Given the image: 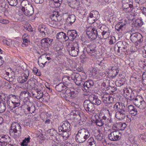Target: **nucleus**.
<instances>
[{
    "label": "nucleus",
    "mask_w": 146,
    "mask_h": 146,
    "mask_svg": "<svg viewBox=\"0 0 146 146\" xmlns=\"http://www.w3.org/2000/svg\"><path fill=\"white\" fill-rule=\"evenodd\" d=\"M89 131L85 128L80 129L75 137L76 141L78 143L84 142L90 136Z\"/></svg>",
    "instance_id": "f257e3e1"
},
{
    "label": "nucleus",
    "mask_w": 146,
    "mask_h": 146,
    "mask_svg": "<svg viewBox=\"0 0 146 146\" xmlns=\"http://www.w3.org/2000/svg\"><path fill=\"white\" fill-rule=\"evenodd\" d=\"M21 133V127L20 125L17 122H13L11 125L9 133L11 136L15 138H18Z\"/></svg>",
    "instance_id": "f03ea898"
},
{
    "label": "nucleus",
    "mask_w": 146,
    "mask_h": 146,
    "mask_svg": "<svg viewBox=\"0 0 146 146\" xmlns=\"http://www.w3.org/2000/svg\"><path fill=\"white\" fill-rule=\"evenodd\" d=\"M64 14L61 11H54L52 13L50 16V17L52 21L54 22H52L51 23V25H50L51 27L54 28H56L60 26L59 22L61 19V17Z\"/></svg>",
    "instance_id": "7ed1b4c3"
},
{
    "label": "nucleus",
    "mask_w": 146,
    "mask_h": 146,
    "mask_svg": "<svg viewBox=\"0 0 146 146\" xmlns=\"http://www.w3.org/2000/svg\"><path fill=\"white\" fill-rule=\"evenodd\" d=\"M100 29H96L92 27H88L86 30V34L88 37L92 40L96 39L98 36Z\"/></svg>",
    "instance_id": "20e7f679"
},
{
    "label": "nucleus",
    "mask_w": 146,
    "mask_h": 146,
    "mask_svg": "<svg viewBox=\"0 0 146 146\" xmlns=\"http://www.w3.org/2000/svg\"><path fill=\"white\" fill-rule=\"evenodd\" d=\"M72 78L77 85L81 86L82 82L87 78V76L85 74L81 75L78 73H74L72 74Z\"/></svg>",
    "instance_id": "39448f33"
},
{
    "label": "nucleus",
    "mask_w": 146,
    "mask_h": 146,
    "mask_svg": "<svg viewBox=\"0 0 146 146\" xmlns=\"http://www.w3.org/2000/svg\"><path fill=\"white\" fill-rule=\"evenodd\" d=\"M78 45H70L67 46V49L69 54L72 56H76L80 52V49Z\"/></svg>",
    "instance_id": "423d86ee"
},
{
    "label": "nucleus",
    "mask_w": 146,
    "mask_h": 146,
    "mask_svg": "<svg viewBox=\"0 0 146 146\" xmlns=\"http://www.w3.org/2000/svg\"><path fill=\"white\" fill-rule=\"evenodd\" d=\"M84 106L85 109L88 113H94L95 112L94 106L90 100H85L84 102Z\"/></svg>",
    "instance_id": "0eeeda50"
},
{
    "label": "nucleus",
    "mask_w": 146,
    "mask_h": 146,
    "mask_svg": "<svg viewBox=\"0 0 146 146\" xmlns=\"http://www.w3.org/2000/svg\"><path fill=\"white\" fill-rule=\"evenodd\" d=\"M130 39L132 42L137 44H141L143 40L142 35L139 33H135L131 34Z\"/></svg>",
    "instance_id": "6e6552de"
},
{
    "label": "nucleus",
    "mask_w": 146,
    "mask_h": 146,
    "mask_svg": "<svg viewBox=\"0 0 146 146\" xmlns=\"http://www.w3.org/2000/svg\"><path fill=\"white\" fill-rule=\"evenodd\" d=\"M133 103L137 107L140 109L143 110L146 107V104L141 97L138 96L135 97Z\"/></svg>",
    "instance_id": "1a4fd4ad"
},
{
    "label": "nucleus",
    "mask_w": 146,
    "mask_h": 146,
    "mask_svg": "<svg viewBox=\"0 0 146 146\" xmlns=\"http://www.w3.org/2000/svg\"><path fill=\"white\" fill-rule=\"evenodd\" d=\"M131 0H122V8L124 11L126 12L131 11L133 9V3Z\"/></svg>",
    "instance_id": "9d476101"
},
{
    "label": "nucleus",
    "mask_w": 146,
    "mask_h": 146,
    "mask_svg": "<svg viewBox=\"0 0 146 146\" xmlns=\"http://www.w3.org/2000/svg\"><path fill=\"white\" fill-rule=\"evenodd\" d=\"M121 133L118 131H113L108 135V138L111 141H117L119 140Z\"/></svg>",
    "instance_id": "9b49d317"
},
{
    "label": "nucleus",
    "mask_w": 146,
    "mask_h": 146,
    "mask_svg": "<svg viewBox=\"0 0 146 146\" xmlns=\"http://www.w3.org/2000/svg\"><path fill=\"white\" fill-rule=\"evenodd\" d=\"M108 115L107 113L105 114L101 113L100 114V117L104 123H111L112 122L111 118L110 116V111L108 110Z\"/></svg>",
    "instance_id": "f8f14e48"
},
{
    "label": "nucleus",
    "mask_w": 146,
    "mask_h": 146,
    "mask_svg": "<svg viewBox=\"0 0 146 146\" xmlns=\"http://www.w3.org/2000/svg\"><path fill=\"white\" fill-rule=\"evenodd\" d=\"M94 84L93 81L92 80H88L84 84L82 83L83 90L85 92L89 90H91L94 86Z\"/></svg>",
    "instance_id": "ddd939ff"
},
{
    "label": "nucleus",
    "mask_w": 146,
    "mask_h": 146,
    "mask_svg": "<svg viewBox=\"0 0 146 146\" xmlns=\"http://www.w3.org/2000/svg\"><path fill=\"white\" fill-rule=\"evenodd\" d=\"M71 130V125L67 121H63L62 125L58 127L59 132L62 131H69Z\"/></svg>",
    "instance_id": "4468645a"
},
{
    "label": "nucleus",
    "mask_w": 146,
    "mask_h": 146,
    "mask_svg": "<svg viewBox=\"0 0 146 146\" xmlns=\"http://www.w3.org/2000/svg\"><path fill=\"white\" fill-rule=\"evenodd\" d=\"M53 41V39L49 38H44L41 41V46L44 47L48 48L50 47Z\"/></svg>",
    "instance_id": "2eb2a0df"
},
{
    "label": "nucleus",
    "mask_w": 146,
    "mask_h": 146,
    "mask_svg": "<svg viewBox=\"0 0 146 146\" xmlns=\"http://www.w3.org/2000/svg\"><path fill=\"white\" fill-rule=\"evenodd\" d=\"M21 11L26 16L29 17L32 16L34 12V8L32 5L27 7H26L24 10Z\"/></svg>",
    "instance_id": "dca6fc26"
},
{
    "label": "nucleus",
    "mask_w": 146,
    "mask_h": 146,
    "mask_svg": "<svg viewBox=\"0 0 146 146\" xmlns=\"http://www.w3.org/2000/svg\"><path fill=\"white\" fill-rule=\"evenodd\" d=\"M65 96H64L66 100H68V99H73L77 96V94L74 91H71L69 90H66L64 94Z\"/></svg>",
    "instance_id": "f3484780"
},
{
    "label": "nucleus",
    "mask_w": 146,
    "mask_h": 146,
    "mask_svg": "<svg viewBox=\"0 0 146 146\" xmlns=\"http://www.w3.org/2000/svg\"><path fill=\"white\" fill-rule=\"evenodd\" d=\"M9 100H11L12 103L13 104L14 106L13 107V108L19 106L20 104V100L17 96L15 95H11L9 96Z\"/></svg>",
    "instance_id": "a211bd4d"
},
{
    "label": "nucleus",
    "mask_w": 146,
    "mask_h": 146,
    "mask_svg": "<svg viewBox=\"0 0 146 146\" xmlns=\"http://www.w3.org/2000/svg\"><path fill=\"white\" fill-rule=\"evenodd\" d=\"M125 107L124 104L121 102H117L113 106V109L114 111H121L125 110Z\"/></svg>",
    "instance_id": "6ab92c4d"
},
{
    "label": "nucleus",
    "mask_w": 146,
    "mask_h": 146,
    "mask_svg": "<svg viewBox=\"0 0 146 146\" xmlns=\"http://www.w3.org/2000/svg\"><path fill=\"white\" fill-rule=\"evenodd\" d=\"M126 24L127 22L124 19L123 20L122 22L118 23L115 25V29L118 31H122L125 28Z\"/></svg>",
    "instance_id": "aec40b11"
},
{
    "label": "nucleus",
    "mask_w": 146,
    "mask_h": 146,
    "mask_svg": "<svg viewBox=\"0 0 146 146\" xmlns=\"http://www.w3.org/2000/svg\"><path fill=\"white\" fill-rule=\"evenodd\" d=\"M125 110L121 111H117L116 112L115 117L116 118L121 120L124 119L127 116Z\"/></svg>",
    "instance_id": "412c9836"
},
{
    "label": "nucleus",
    "mask_w": 146,
    "mask_h": 146,
    "mask_svg": "<svg viewBox=\"0 0 146 146\" xmlns=\"http://www.w3.org/2000/svg\"><path fill=\"white\" fill-rule=\"evenodd\" d=\"M96 46L95 45L90 44L88 45L86 49H84L83 52L84 53L85 50L89 54H92L96 52Z\"/></svg>",
    "instance_id": "4be33fe9"
},
{
    "label": "nucleus",
    "mask_w": 146,
    "mask_h": 146,
    "mask_svg": "<svg viewBox=\"0 0 146 146\" xmlns=\"http://www.w3.org/2000/svg\"><path fill=\"white\" fill-rule=\"evenodd\" d=\"M67 35L69 38V40L73 41L77 36L76 31L75 30H70L68 31Z\"/></svg>",
    "instance_id": "5701e85b"
},
{
    "label": "nucleus",
    "mask_w": 146,
    "mask_h": 146,
    "mask_svg": "<svg viewBox=\"0 0 146 146\" xmlns=\"http://www.w3.org/2000/svg\"><path fill=\"white\" fill-rule=\"evenodd\" d=\"M90 100L94 105L95 104L98 106L101 103V100L98 98V96L95 95H92L90 97Z\"/></svg>",
    "instance_id": "b1692460"
},
{
    "label": "nucleus",
    "mask_w": 146,
    "mask_h": 146,
    "mask_svg": "<svg viewBox=\"0 0 146 146\" xmlns=\"http://www.w3.org/2000/svg\"><path fill=\"white\" fill-rule=\"evenodd\" d=\"M128 111L132 115L135 116L137 113L138 111L136 108L132 105H130L127 107Z\"/></svg>",
    "instance_id": "393cba45"
},
{
    "label": "nucleus",
    "mask_w": 146,
    "mask_h": 146,
    "mask_svg": "<svg viewBox=\"0 0 146 146\" xmlns=\"http://www.w3.org/2000/svg\"><path fill=\"white\" fill-rule=\"evenodd\" d=\"M11 140L10 137L7 135H0V142L2 143L9 142L11 141Z\"/></svg>",
    "instance_id": "a878e982"
},
{
    "label": "nucleus",
    "mask_w": 146,
    "mask_h": 146,
    "mask_svg": "<svg viewBox=\"0 0 146 146\" xmlns=\"http://www.w3.org/2000/svg\"><path fill=\"white\" fill-rule=\"evenodd\" d=\"M100 17L99 12L97 11H92L90 14L89 17L93 18L95 21L96 19H98Z\"/></svg>",
    "instance_id": "bb28decb"
},
{
    "label": "nucleus",
    "mask_w": 146,
    "mask_h": 146,
    "mask_svg": "<svg viewBox=\"0 0 146 146\" xmlns=\"http://www.w3.org/2000/svg\"><path fill=\"white\" fill-rule=\"evenodd\" d=\"M31 5H32L30 4L28 0H23L21 3V7H20L21 10H24L25 9L26 7H27Z\"/></svg>",
    "instance_id": "cd10ccee"
},
{
    "label": "nucleus",
    "mask_w": 146,
    "mask_h": 146,
    "mask_svg": "<svg viewBox=\"0 0 146 146\" xmlns=\"http://www.w3.org/2000/svg\"><path fill=\"white\" fill-rule=\"evenodd\" d=\"M96 139L100 141L103 139V135L99 130H97L94 134Z\"/></svg>",
    "instance_id": "c85d7f7f"
},
{
    "label": "nucleus",
    "mask_w": 146,
    "mask_h": 146,
    "mask_svg": "<svg viewBox=\"0 0 146 146\" xmlns=\"http://www.w3.org/2000/svg\"><path fill=\"white\" fill-rule=\"evenodd\" d=\"M76 20V16L74 15H69L67 18L66 22L72 25Z\"/></svg>",
    "instance_id": "c756f323"
},
{
    "label": "nucleus",
    "mask_w": 146,
    "mask_h": 146,
    "mask_svg": "<svg viewBox=\"0 0 146 146\" xmlns=\"http://www.w3.org/2000/svg\"><path fill=\"white\" fill-rule=\"evenodd\" d=\"M25 35H24L23 36V42L21 44L22 46L24 47H26L30 42L29 40L27 37V36L26 37Z\"/></svg>",
    "instance_id": "7c9ffc66"
},
{
    "label": "nucleus",
    "mask_w": 146,
    "mask_h": 146,
    "mask_svg": "<svg viewBox=\"0 0 146 146\" xmlns=\"http://www.w3.org/2000/svg\"><path fill=\"white\" fill-rule=\"evenodd\" d=\"M126 126L127 125L125 123L118 122L117 123V127L120 130H124Z\"/></svg>",
    "instance_id": "2f4dec72"
},
{
    "label": "nucleus",
    "mask_w": 146,
    "mask_h": 146,
    "mask_svg": "<svg viewBox=\"0 0 146 146\" xmlns=\"http://www.w3.org/2000/svg\"><path fill=\"white\" fill-rule=\"evenodd\" d=\"M143 23L142 19L141 18L137 19L134 23V25L135 27H139L141 26Z\"/></svg>",
    "instance_id": "473e14b6"
},
{
    "label": "nucleus",
    "mask_w": 146,
    "mask_h": 146,
    "mask_svg": "<svg viewBox=\"0 0 146 146\" xmlns=\"http://www.w3.org/2000/svg\"><path fill=\"white\" fill-rule=\"evenodd\" d=\"M38 31H44L45 33H49L48 29L44 25H40L38 27Z\"/></svg>",
    "instance_id": "72a5a7b5"
},
{
    "label": "nucleus",
    "mask_w": 146,
    "mask_h": 146,
    "mask_svg": "<svg viewBox=\"0 0 146 146\" xmlns=\"http://www.w3.org/2000/svg\"><path fill=\"white\" fill-rule=\"evenodd\" d=\"M65 87L66 86H64V84L60 83L56 86L55 88L57 91L61 92L64 89V88H66Z\"/></svg>",
    "instance_id": "f704fd0d"
},
{
    "label": "nucleus",
    "mask_w": 146,
    "mask_h": 146,
    "mask_svg": "<svg viewBox=\"0 0 146 146\" xmlns=\"http://www.w3.org/2000/svg\"><path fill=\"white\" fill-rule=\"evenodd\" d=\"M50 3L52 5V6L54 7H58L60 5L59 0H52Z\"/></svg>",
    "instance_id": "c9c22d12"
},
{
    "label": "nucleus",
    "mask_w": 146,
    "mask_h": 146,
    "mask_svg": "<svg viewBox=\"0 0 146 146\" xmlns=\"http://www.w3.org/2000/svg\"><path fill=\"white\" fill-rule=\"evenodd\" d=\"M36 92L37 93V95L35 96L36 98L37 99H39L42 97L43 99H44V96H43L42 92L40 90L37 89Z\"/></svg>",
    "instance_id": "e433bc0d"
},
{
    "label": "nucleus",
    "mask_w": 146,
    "mask_h": 146,
    "mask_svg": "<svg viewBox=\"0 0 146 146\" xmlns=\"http://www.w3.org/2000/svg\"><path fill=\"white\" fill-rule=\"evenodd\" d=\"M81 113L78 110H76L73 113V118L77 120H80L81 119Z\"/></svg>",
    "instance_id": "4c0bfd02"
},
{
    "label": "nucleus",
    "mask_w": 146,
    "mask_h": 146,
    "mask_svg": "<svg viewBox=\"0 0 146 146\" xmlns=\"http://www.w3.org/2000/svg\"><path fill=\"white\" fill-rule=\"evenodd\" d=\"M30 139L31 138L30 136H29L28 137H25L21 143V145L22 146H27L28 143L30 142Z\"/></svg>",
    "instance_id": "58836bf2"
},
{
    "label": "nucleus",
    "mask_w": 146,
    "mask_h": 146,
    "mask_svg": "<svg viewBox=\"0 0 146 146\" xmlns=\"http://www.w3.org/2000/svg\"><path fill=\"white\" fill-rule=\"evenodd\" d=\"M95 123L98 126L101 127L104 124L100 117L99 116L98 119H96L95 121Z\"/></svg>",
    "instance_id": "ea45409f"
},
{
    "label": "nucleus",
    "mask_w": 146,
    "mask_h": 146,
    "mask_svg": "<svg viewBox=\"0 0 146 146\" xmlns=\"http://www.w3.org/2000/svg\"><path fill=\"white\" fill-rule=\"evenodd\" d=\"M88 143L90 146H96V142L93 137L90 138L88 141Z\"/></svg>",
    "instance_id": "a19ab883"
},
{
    "label": "nucleus",
    "mask_w": 146,
    "mask_h": 146,
    "mask_svg": "<svg viewBox=\"0 0 146 146\" xmlns=\"http://www.w3.org/2000/svg\"><path fill=\"white\" fill-rule=\"evenodd\" d=\"M127 98L130 101H134L135 99L134 93L133 92L130 94H127Z\"/></svg>",
    "instance_id": "79ce46f5"
},
{
    "label": "nucleus",
    "mask_w": 146,
    "mask_h": 146,
    "mask_svg": "<svg viewBox=\"0 0 146 146\" xmlns=\"http://www.w3.org/2000/svg\"><path fill=\"white\" fill-rule=\"evenodd\" d=\"M69 131L65 132L64 131H61L60 132H62V133H60V134L61 135L63 138L64 139H66L69 136Z\"/></svg>",
    "instance_id": "37998d69"
},
{
    "label": "nucleus",
    "mask_w": 146,
    "mask_h": 146,
    "mask_svg": "<svg viewBox=\"0 0 146 146\" xmlns=\"http://www.w3.org/2000/svg\"><path fill=\"white\" fill-rule=\"evenodd\" d=\"M6 109L5 104V102L0 103V112L3 113Z\"/></svg>",
    "instance_id": "c03bdc74"
},
{
    "label": "nucleus",
    "mask_w": 146,
    "mask_h": 146,
    "mask_svg": "<svg viewBox=\"0 0 146 146\" xmlns=\"http://www.w3.org/2000/svg\"><path fill=\"white\" fill-rule=\"evenodd\" d=\"M124 80L123 78L116 81L115 82V84L117 86H121L124 84Z\"/></svg>",
    "instance_id": "a18cd8bd"
},
{
    "label": "nucleus",
    "mask_w": 146,
    "mask_h": 146,
    "mask_svg": "<svg viewBox=\"0 0 146 146\" xmlns=\"http://www.w3.org/2000/svg\"><path fill=\"white\" fill-rule=\"evenodd\" d=\"M108 95H104L102 97V100L103 102L105 104L108 103Z\"/></svg>",
    "instance_id": "49530a36"
},
{
    "label": "nucleus",
    "mask_w": 146,
    "mask_h": 146,
    "mask_svg": "<svg viewBox=\"0 0 146 146\" xmlns=\"http://www.w3.org/2000/svg\"><path fill=\"white\" fill-rule=\"evenodd\" d=\"M8 3L11 6H16L17 4V0H9Z\"/></svg>",
    "instance_id": "de8ad7c7"
},
{
    "label": "nucleus",
    "mask_w": 146,
    "mask_h": 146,
    "mask_svg": "<svg viewBox=\"0 0 146 146\" xmlns=\"http://www.w3.org/2000/svg\"><path fill=\"white\" fill-rule=\"evenodd\" d=\"M139 139L142 141L143 142H146V135L144 134H140L139 136Z\"/></svg>",
    "instance_id": "09e8293b"
},
{
    "label": "nucleus",
    "mask_w": 146,
    "mask_h": 146,
    "mask_svg": "<svg viewBox=\"0 0 146 146\" xmlns=\"http://www.w3.org/2000/svg\"><path fill=\"white\" fill-rule=\"evenodd\" d=\"M27 80L26 79H25L24 78H23V76H22L21 77L19 78L18 79V82L21 84H23Z\"/></svg>",
    "instance_id": "8fccbe9b"
},
{
    "label": "nucleus",
    "mask_w": 146,
    "mask_h": 146,
    "mask_svg": "<svg viewBox=\"0 0 146 146\" xmlns=\"http://www.w3.org/2000/svg\"><path fill=\"white\" fill-rule=\"evenodd\" d=\"M102 38L106 39L110 35V32L106 33L102 32Z\"/></svg>",
    "instance_id": "3c124183"
},
{
    "label": "nucleus",
    "mask_w": 146,
    "mask_h": 146,
    "mask_svg": "<svg viewBox=\"0 0 146 146\" xmlns=\"http://www.w3.org/2000/svg\"><path fill=\"white\" fill-rule=\"evenodd\" d=\"M62 80L63 82L66 84H68V78L67 76H64L62 78Z\"/></svg>",
    "instance_id": "603ef678"
},
{
    "label": "nucleus",
    "mask_w": 146,
    "mask_h": 146,
    "mask_svg": "<svg viewBox=\"0 0 146 146\" xmlns=\"http://www.w3.org/2000/svg\"><path fill=\"white\" fill-rule=\"evenodd\" d=\"M116 42L115 37L114 36H111L110 40L109 41V43L110 44H112Z\"/></svg>",
    "instance_id": "864d4df0"
},
{
    "label": "nucleus",
    "mask_w": 146,
    "mask_h": 146,
    "mask_svg": "<svg viewBox=\"0 0 146 146\" xmlns=\"http://www.w3.org/2000/svg\"><path fill=\"white\" fill-rule=\"evenodd\" d=\"M63 32H61L57 33L56 35V38L57 39H62V37H63Z\"/></svg>",
    "instance_id": "5fc2aeb1"
},
{
    "label": "nucleus",
    "mask_w": 146,
    "mask_h": 146,
    "mask_svg": "<svg viewBox=\"0 0 146 146\" xmlns=\"http://www.w3.org/2000/svg\"><path fill=\"white\" fill-rule=\"evenodd\" d=\"M122 41H120L117 42V46L118 47V51L119 52V50L120 48H122L123 47L122 46Z\"/></svg>",
    "instance_id": "6e6d98bb"
},
{
    "label": "nucleus",
    "mask_w": 146,
    "mask_h": 146,
    "mask_svg": "<svg viewBox=\"0 0 146 146\" xmlns=\"http://www.w3.org/2000/svg\"><path fill=\"white\" fill-rule=\"evenodd\" d=\"M47 59V60H49L51 59V58L50 57H46V56H44V55H42L41 56H40L38 58L39 59H43L44 60H45Z\"/></svg>",
    "instance_id": "4d7b16f0"
},
{
    "label": "nucleus",
    "mask_w": 146,
    "mask_h": 146,
    "mask_svg": "<svg viewBox=\"0 0 146 146\" xmlns=\"http://www.w3.org/2000/svg\"><path fill=\"white\" fill-rule=\"evenodd\" d=\"M100 29L102 31V32L106 33L109 32V28L106 26H105V27H101Z\"/></svg>",
    "instance_id": "13d9d810"
},
{
    "label": "nucleus",
    "mask_w": 146,
    "mask_h": 146,
    "mask_svg": "<svg viewBox=\"0 0 146 146\" xmlns=\"http://www.w3.org/2000/svg\"><path fill=\"white\" fill-rule=\"evenodd\" d=\"M33 108V107L32 106L30 107L28 105H26V109L27 110L28 112L29 113H32L33 112V110H32Z\"/></svg>",
    "instance_id": "bf43d9fd"
},
{
    "label": "nucleus",
    "mask_w": 146,
    "mask_h": 146,
    "mask_svg": "<svg viewBox=\"0 0 146 146\" xmlns=\"http://www.w3.org/2000/svg\"><path fill=\"white\" fill-rule=\"evenodd\" d=\"M5 96L3 94H0V103L5 102Z\"/></svg>",
    "instance_id": "052dcab7"
},
{
    "label": "nucleus",
    "mask_w": 146,
    "mask_h": 146,
    "mask_svg": "<svg viewBox=\"0 0 146 146\" xmlns=\"http://www.w3.org/2000/svg\"><path fill=\"white\" fill-rule=\"evenodd\" d=\"M124 92L125 93H126V94L127 95V94H130L133 92V91L131 89L126 88L124 90Z\"/></svg>",
    "instance_id": "680f3d73"
},
{
    "label": "nucleus",
    "mask_w": 146,
    "mask_h": 146,
    "mask_svg": "<svg viewBox=\"0 0 146 146\" xmlns=\"http://www.w3.org/2000/svg\"><path fill=\"white\" fill-rule=\"evenodd\" d=\"M108 103H111L114 101V98L111 96H108Z\"/></svg>",
    "instance_id": "e2e57ef3"
},
{
    "label": "nucleus",
    "mask_w": 146,
    "mask_h": 146,
    "mask_svg": "<svg viewBox=\"0 0 146 146\" xmlns=\"http://www.w3.org/2000/svg\"><path fill=\"white\" fill-rule=\"evenodd\" d=\"M30 93L26 91H22L21 92V95L23 96V95H27V96H29ZM28 96H27V97Z\"/></svg>",
    "instance_id": "0e129e2a"
},
{
    "label": "nucleus",
    "mask_w": 146,
    "mask_h": 146,
    "mask_svg": "<svg viewBox=\"0 0 146 146\" xmlns=\"http://www.w3.org/2000/svg\"><path fill=\"white\" fill-rule=\"evenodd\" d=\"M0 22L3 24H6L9 23V21L7 20L1 19L0 20Z\"/></svg>",
    "instance_id": "69168bd1"
},
{
    "label": "nucleus",
    "mask_w": 146,
    "mask_h": 146,
    "mask_svg": "<svg viewBox=\"0 0 146 146\" xmlns=\"http://www.w3.org/2000/svg\"><path fill=\"white\" fill-rule=\"evenodd\" d=\"M63 37H62V39H64L65 41H67L69 40V38L68 37V35H67L66 36V35L63 33Z\"/></svg>",
    "instance_id": "338daca9"
},
{
    "label": "nucleus",
    "mask_w": 146,
    "mask_h": 146,
    "mask_svg": "<svg viewBox=\"0 0 146 146\" xmlns=\"http://www.w3.org/2000/svg\"><path fill=\"white\" fill-rule=\"evenodd\" d=\"M141 9L142 11V13L146 16V8L145 7H141Z\"/></svg>",
    "instance_id": "774afa93"
}]
</instances>
